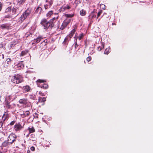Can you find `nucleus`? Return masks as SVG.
Returning a JSON list of instances; mask_svg holds the SVG:
<instances>
[{
    "instance_id": "50",
    "label": "nucleus",
    "mask_w": 153,
    "mask_h": 153,
    "mask_svg": "<svg viewBox=\"0 0 153 153\" xmlns=\"http://www.w3.org/2000/svg\"><path fill=\"white\" fill-rule=\"evenodd\" d=\"M33 96H31V97H30L31 98H32L33 97H32Z\"/></svg>"
},
{
    "instance_id": "20",
    "label": "nucleus",
    "mask_w": 153,
    "mask_h": 153,
    "mask_svg": "<svg viewBox=\"0 0 153 153\" xmlns=\"http://www.w3.org/2000/svg\"><path fill=\"white\" fill-rule=\"evenodd\" d=\"M74 15L72 14H66L65 15V16L67 18H71L73 17Z\"/></svg>"
},
{
    "instance_id": "11",
    "label": "nucleus",
    "mask_w": 153,
    "mask_h": 153,
    "mask_svg": "<svg viewBox=\"0 0 153 153\" xmlns=\"http://www.w3.org/2000/svg\"><path fill=\"white\" fill-rule=\"evenodd\" d=\"M23 89L26 92L30 91V88L28 85H26L24 86Z\"/></svg>"
},
{
    "instance_id": "29",
    "label": "nucleus",
    "mask_w": 153,
    "mask_h": 153,
    "mask_svg": "<svg viewBox=\"0 0 153 153\" xmlns=\"http://www.w3.org/2000/svg\"><path fill=\"white\" fill-rule=\"evenodd\" d=\"M56 19V18L55 17L53 18L52 19H51L50 21H51V23L52 25L53 26V21Z\"/></svg>"
},
{
    "instance_id": "4",
    "label": "nucleus",
    "mask_w": 153,
    "mask_h": 153,
    "mask_svg": "<svg viewBox=\"0 0 153 153\" xmlns=\"http://www.w3.org/2000/svg\"><path fill=\"white\" fill-rule=\"evenodd\" d=\"M31 12V10L30 9H27L26 10L20 17L21 21H23L27 16L29 15Z\"/></svg>"
},
{
    "instance_id": "22",
    "label": "nucleus",
    "mask_w": 153,
    "mask_h": 153,
    "mask_svg": "<svg viewBox=\"0 0 153 153\" xmlns=\"http://www.w3.org/2000/svg\"><path fill=\"white\" fill-rule=\"evenodd\" d=\"M80 15L82 16H84L85 15L86 12L85 10H82L80 12Z\"/></svg>"
},
{
    "instance_id": "30",
    "label": "nucleus",
    "mask_w": 153,
    "mask_h": 153,
    "mask_svg": "<svg viewBox=\"0 0 153 153\" xmlns=\"http://www.w3.org/2000/svg\"><path fill=\"white\" fill-rule=\"evenodd\" d=\"M101 7L103 9L105 10L106 8V7L105 5L103 4L100 5Z\"/></svg>"
},
{
    "instance_id": "10",
    "label": "nucleus",
    "mask_w": 153,
    "mask_h": 153,
    "mask_svg": "<svg viewBox=\"0 0 153 153\" xmlns=\"http://www.w3.org/2000/svg\"><path fill=\"white\" fill-rule=\"evenodd\" d=\"M77 27L76 26H75L74 27V29L72 30L71 31L69 35V36L70 38H71L74 34V33L75 31L77 29Z\"/></svg>"
},
{
    "instance_id": "49",
    "label": "nucleus",
    "mask_w": 153,
    "mask_h": 153,
    "mask_svg": "<svg viewBox=\"0 0 153 153\" xmlns=\"http://www.w3.org/2000/svg\"><path fill=\"white\" fill-rule=\"evenodd\" d=\"M46 2H47L48 1V0H45Z\"/></svg>"
},
{
    "instance_id": "25",
    "label": "nucleus",
    "mask_w": 153,
    "mask_h": 153,
    "mask_svg": "<svg viewBox=\"0 0 153 153\" xmlns=\"http://www.w3.org/2000/svg\"><path fill=\"white\" fill-rule=\"evenodd\" d=\"M26 0H18L17 3L19 5L25 2Z\"/></svg>"
},
{
    "instance_id": "27",
    "label": "nucleus",
    "mask_w": 153,
    "mask_h": 153,
    "mask_svg": "<svg viewBox=\"0 0 153 153\" xmlns=\"http://www.w3.org/2000/svg\"><path fill=\"white\" fill-rule=\"evenodd\" d=\"M83 37V34H81L79 36V37H77L76 38V37H74V38L76 39H77V38L79 39V40H80Z\"/></svg>"
},
{
    "instance_id": "31",
    "label": "nucleus",
    "mask_w": 153,
    "mask_h": 153,
    "mask_svg": "<svg viewBox=\"0 0 153 153\" xmlns=\"http://www.w3.org/2000/svg\"><path fill=\"white\" fill-rule=\"evenodd\" d=\"M30 112L28 111H25V113H24L25 115V116H27L29 115Z\"/></svg>"
},
{
    "instance_id": "3",
    "label": "nucleus",
    "mask_w": 153,
    "mask_h": 153,
    "mask_svg": "<svg viewBox=\"0 0 153 153\" xmlns=\"http://www.w3.org/2000/svg\"><path fill=\"white\" fill-rule=\"evenodd\" d=\"M16 138H17L16 135L14 134L11 133L8 137L7 140L10 143V144H12L16 141Z\"/></svg>"
},
{
    "instance_id": "41",
    "label": "nucleus",
    "mask_w": 153,
    "mask_h": 153,
    "mask_svg": "<svg viewBox=\"0 0 153 153\" xmlns=\"http://www.w3.org/2000/svg\"><path fill=\"white\" fill-rule=\"evenodd\" d=\"M75 48H76V47L77 46V44L76 42L77 41V39H75Z\"/></svg>"
},
{
    "instance_id": "19",
    "label": "nucleus",
    "mask_w": 153,
    "mask_h": 153,
    "mask_svg": "<svg viewBox=\"0 0 153 153\" xmlns=\"http://www.w3.org/2000/svg\"><path fill=\"white\" fill-rule=\"evenodd\" d=\"M38 100L39 102H44L46 100V98L45 97L42 98L41 97H40L39 98Z\"/></svg>"
},
{
    "instance_id": "18",
    "label": "nucleus",
    "mask_w": 153,
    "mask_h": 153,
    "mask_svg": "<svg viewBox=\"0 0 153 153\" xmlns=\"http://www.w3.org/2000/svg\"><path fill=\"white\" fill-rule=\"evenodd\" d=\"M53 12L52 11H49L47 14V16L49 18L51 17V16L53 14Z\"/></svg>"
},
{
    "instance_id": "35",
    "label": "nucleus",
    "mask_w": 153,
    "mask_h": 153,
    "mask_svg": "<svg viewBox=\"0 0 153 153\" xmlns=\"http://www.w3.org/2000/svg\"><path fill=\"white\" fill-rule=\"evenodd\" d=\"M30 35H32V34L30 33H27L25 34V36L26 37H28V36H30Z\"/></svg>"
},
{
    "instance_id": "34",
    "label": "nucleus",
    "mask_w": 153,
    "mask_h": 153,
    "mask_svg": "<svg viewBox=\"0 0 153 153\" xmlns=\"http://www.w3.org/2000/svg\"><path fill=\"white\" fill-rule=\"evenodd\" d=\"M11 17H12L10 15H7L5 16H4V18H11Z\"/></svg>"
},
{
    "instance_id": "33",
    "label": "nucleus",
    "mask_w": 153,
    "mask_h": 153,
    "mask_svg": "<svg viewBox=\"0 0 153 153\" xmlns=\"http://www.w3.org/2000/svg\"><path fill=\"white\" fill-rule=\"evenodd\" d=\"M102 13V10H100L98 13H97V18L98 17H99L100 14Z\"/></svg>"
},
{
    "instance_id": "9",
    "label": "nucleus",
    "mask_w": 153,
    "mask_h": 153,
    "mask_svg": "<svg viewBox=\"0 0 153 153\" xmlns=\"http://www.w3.org/2000/svg\"><path fill=\"white\" fill-rule=\"evenodd\" d=\"M10 144L8 140H6L2 143L1 147V149H2L3 147H6Z\"/></svg>"
},
{
    "instance_id": "21",
    "label": "nucleus",
    "mask_w": 153,
    "mask_h": 153,
    "mask_svg": "<svg viewBox=\"0 0 153 153\" xmlns=\"http://www.w3.org/2000/svg\"><path fill=\"white\" fill-rule=\"evenodd\" d=\"M28 53V51L27 50H25L24 51H22L21 53V56H23L25 55L26 54Z\"/></svg>"
},
{
    "instance_id": "13",
    "label": "nucleus",
    "mask_w": 153,
    "mask_h": 153,
    "mask_svg": "<svg viewBox=\"0 0 153 153\" xmlns=\"http://www.w3.org/2000/svg\"><path fill=\"white\" fill-rule=\"evenodd\" d=\"M2 119L3 120V121H4L6 119H8V116L6 112H5V113L3 114V116L2 117Z\"/></svg>"
},
{
    "instance_id": "36",
    "label": "nucleus",
    "mask_w": 153,
    "mask_h": 153,
    "mask_svg": "<svg viewBox=\"0 0 153 153\" xmlns=\"http://www.w3.org/2000/svg\"><path fill=\"white\" fill-rule=\"evenodd\" d=\"M82 0H76V3L77 4L80 3L81 2Z\"/></svg>"
},
{
    "instance_id": "12",
    "label": "nucleus",
    "mask_w": 153,
    "mask_h": 153,
    "mask_svg": "<svg viewBox=\"0 0 153 153\" xmlns=\"http://www.w3.org/2000/svg\"><path fill=\"white\" fill-rule=\"evenodd\" d=\"M1 27L2 29H4L8 30L9 29V26L6 24L2 25L1 26Z\"/></svg>"
},
{
    "instance_id": "15",
    "label": "nucleus",
    "mask_w": 153,
    "mask_h": 153,
    "mask_svg": "<svg viewBox=\"0 0 153 153\" xmlns=\"http://www.w3.org/2000/svg\"><path fill=\"white\" fill-rule=\"evenodd\" d=\"M42 10V9L41 7H38L36 8L35 12L37 13H39V14H40Z\"/></svg>"
},
{
    "instance_id": "32",
    "label": "nucleus",
    "mask_w": 153,
    "mask_h": 153,
    "mask_svg": "<svg viewBox=\"0 0 153 153\" xmlns=\"http://www.w3.org/2000/svg\"><path fill=\"white\" fill-rule=\"evenodd\" d=\"M53 1V0H49V4H50L49 7H50V6L52 5Z\"/></svg>"
},
{
    "instance_id": "28",
    "label": "nucleus",
    "mask_w": 153,
    "mask_h": 153,
    "mask_svg": "<svg viewBox=\"0 0 153 153\" xmlns=\"http://www.w3.org/2000/svg\"><path fill=\"white\" fill-rule=\"evenodd\" d=\"M46 82V81L45 80L40 79H39L37 80L36 81V82H39V83H42V82Z\"/></svg>"
},
{
    "instance_id": "45",
    "label": "nucleus",
    "mask_w": 153,
    "mask_h": 153,
    "mask_svg": "<svg viewBox=\"0 0 153 153\" xmlns=\"http://www.w3.org/2000/svg\"><path fill=\"white\" fill-rule=\"evenodd\" d=\"M1 6L2 4L1 3H0V11L2 9Z\"/></svg>"
},
{
    "instance_id": "40",
    "label": "nucleus",
    "mask_w": 153,
    "mask_h": 153,
    "mask_svg": "<svg viewBox=\"0 0 153 153\" xmlns=\"http://www.w3.org/2000/svg\"><path fill=\"white\" fill-rule=\"evenodd\" d=\"M21 9L20 10H19V9H18H18H15V12H17L18 13V12H19L21 11Z\"/></svg>"
},
{
    "instance_id": "44",
    "label": "nucleus",
    "mask_w": 153,
    "mask_h": 153,
    "mask_svg": "<svg viewBox=\"0 0 153 153\" xmlns=\"http://www.w3.org/2000/svg\"><path fill=\"white\" fill-rule=\"evenodd\" d=\"M101 49H102V48L100 47H98V50L99 51H100L101 50Z\"/></svg>"
},
{
    "instance_id": "2",
    "label": "nucleus",
    "mask_w": 153,
    "mask_h": 153,
    "mask_svg": "<svg viewBox=\"0 0 153 153\" xmlns=\"http://www.w3.org/2000/svg\"><path fill=\"white\" fill-rule=\"evenodd\" d=\"M51 21H49L48 22L46 19H43L41 21V24L43 27L44 29H47L50 27H53L51 23Z\"/></svg>"
},
{
    "instance_id": "7",
    "label": "nucleus",
    "mask_w": 153,
    "mask_h": 153,
    "mask_svg": "<svg viewBox=\"0 0 153 153\" xmlns=\"http://www.w3.org/2000/svg\"><path fill=\"white\" fill-rule=\"evenodd\" d=\"M71 7V6L69 4H67L65 6L62 7L59 9V11L61 12H63L67 10H68L70 9Z\"/></svg>"
},
{
    "instance_id": "6",
    "label": "nucleus",
    "mask_w": 153,
    "mask_h": 153,
    "mask_svg": "<svg viewBox=\"0 0 153 153\" xmlns=\"http://www.w3.org/2000/svg\"><path fill=\"white\" fill-rule=\"evenodd\" d=\"M23 128V126L21 125L20 123H16L14 126V129L16 131H19Z\"/></svg>"
},
{
    "instance_id": "26",
    "label": "nucleus",
    "mask_w": 153,
    "mask_h": 153,
    "mask_svg": "<svg viewBox=\"0 0 153 153\" xmlns=\"http://www.w3.org/2000/svg\"><path fill=\"white\" fill-rule=\"evenodd\" d=\"M41 88H43L45 89H47L48 87V86L46 84H44L43 85L41 86Z\"/></svg>"
},
{
    "instance_id": "52",
    "label": "nucleus",
    "mask_w": 153,
    "mask_h": 153,
    "mask_svg": "<svg viewBox=\"0 0 153 153\" xmlns=\"http://www.w3.org/2000/svg\"><path fill=\"white\" fill-rule=\"evenodd\" d=\"M56 19H58V17H57L56 18Z\"/></svg>"
},
{
    "instance_id": "1",
    "label": "nucleus",
    "mask_w": 153,
    "mask_h": 153,
    "mask_svg": "<svg viewBox=\"0 0 153 153\" xmlns=\"http://www.w3.org/2000/svg\"><path fill=\"white\" fill-rule=\"evenodd\" d=\"M11 81L15 84H19L23 81V77L19 74H15L11 77Z\"/></svg>"
},
{
    "instance_id": "43",
    "label": "nucleus",
    "mask_w": 153,
    "mask_h": 153,
    "mask_svg": "<svg viewBox=\"0 0 153 153\" xmlns=\"http://www.w3.org/2000/svg\"><path fill=\"white\" fill-rule=\"evenodd\" d=\"M15 123V121H12L10 123V125H13Z\"/></svg>"
},
{
    "instance_id": "38",
    "label": "nucleus",
    "mask_w": 153,
    "mask_h": 153,
    "mask_svg": "<svg viewBox=\"0 0 153 153\" xmlns=\"http://www.w3.org/2000/svg\"><path fill=\"white\" fill-rule=\"evenodd\" d=\"M91 59V57L90 56H89L88 57L87 59L86 60L88 62H89L90 61Z\"/></svg>"
},
{
    "instance_id": "51",
    "label": "nucleus",
    "mask_w": 153,
    "mask_h": 153,
    "mask_svg": "<svg viewBox=\"0 0 153 153\" xmlns=\"http://www.w3.org/2000/svg\"><path fill=\"white\" fill-rule=\"evenodd\" d=\"M15 9H16V8H14V9H13V10H15Z\"/></svg>"
},
{
    "instance_id": "47",
    "label": "nucleus",
    "mask_w": 153,
    "mask_h": 153,
    "mask_svg": "<svg viewBox=\"0 0 153 153\" xmlns=\"http://www.w3.org/2000/svg\"><path fill=\"white\" fill-rule=\"evenodd\" d=\"M30 150H28L27 151V153H30Z\"/></svg>"
},
{
    "instance_id": "17",
    "label": "nucleus",
    "mask_w": 153,
    "mask_h": 153,
    "mask_svg": "<svg viewBox=\"0 0 153 153\" xmlns=\"http://www.w3.org/2000/svg\"><path fill=\"white\" fill-rule=\"evenodd\" d=\"M28 130L30 133H32L35 132V130L33 127H32L31 128H28Z\"/></svg>"
},
{
    "instance_id": "14",
    "label": "nucleus",
    "mask_w": 153,
    "mask_h": 153,
    "mask_svg": "<svg viewBox=\"0 0 153 153\" xmlns=\"http://www.w3.org/2000/svg\"><path fill=\"white\" fill-rule=\"evenodd\" d=\"M27 102V100L25 99H21L19 101V102L20 103L25 104Z\"/></svg>"
},
{
    "instance_id": "39",
    "label": "nucleus",
    "mask_w": 153,
    "mask_h": 153,
    "mask_svg": "<svg viewBox=\"0 0 153 153\" xmlns=\"http://www.w3.org/2000/svg\"><path fill=\"white\" fill-rule=\"evenodd\" d=\"M44 7L45 9H48L49 7L48 4H45L44 5Z\"/></svg>"
},
{
    "instance_id": "24",
    "label": "nucleus",
    "mask_w": 153,
    "mask_h": 153,
    "mask_svg": "<svg viewBox=\"0 0 153 153\" xmlns=\"http://www.w3.org/2000/svg\"><path fill=\"white\" fill-rule=\"evenodd\" d=\"M19 89H18L17 86L15 87L14 88L13 91L16 93H18L19 91Z\"/></svg>"
},
{
    "instance_id": "16",
    "label": "nucleus",
    "mask_w": 153,
    "mask_h": 153,
    "mask_svg": "<svg viewBox=\"0 0 153 153\" xmlns=\"http://www.w3.org/2000/svg\"><path fill=\"white\" fill-rule=\"evenodd\" d=\"M11 61V59L10 58H8L7 59L6 61L5 64H7V65L6 64V66H8L10 63V62Z\"/></svg>"
},
{
    "instance_id": "46",
    "label": "nucleus",
    "mask_w": 153,
    "mask_h": 153,
    "mask_svg": "<svg viewBox=\"0 0 153 153\" xmlns=\"http://www.w3.org/2000/svg\"><path fill=\"white\" fill-rule=\"evenodd\" d=\"M39 94H40V95L42 96L43 95V94L42 93V92L41 91H39Z\"/></svg>"
},
{
    "instance_id": "23",
    "label": "nucleus",
    "mask_w": 153,
    "mask_h": 153,
    "mask_svg": "<svg viewBox=\"0 0 153 153\" xmlns=\"http://www.w3.org/2000/svg\"><path fill=\"white\" fill-rule=\"evenodd\" d=\"M110 49V48L109 47L106 48L104 51V53L106 54H108L110 52V51H109Z\"/></svg>"
},
{
    "instance_id": "8",
    "label": "nucleus",
    "mask_w": 153,
    "mask_h": 153,
    "mask_svg": "<svg viewBox=\"0 0 153 153\" xmlns=\"http://www.w3.org/2000/svg\"><path fill=\"white\" fill-rule=\"evenodd\" d=\"M43 38L42 36H39L37 38L32 41V44H37Z\"/></svg>"
},
{
    "instance_id": "37",
    "label": "nucleus",
    "mask_w": 153,
    "mask_h": 153,
    "mask_svg": "<svg viewBox=\"0 0 153 153\" xmlns=\"http://www.w3.org/2000/svg\"><path fill=\"white\" fill-rule=\"evenodd\" d=\"M4 121H2L1 120H0V128H1L3 125V122Z\"/></svg>"
},
{
    "instance_id": "5",
    "label": "nucleus",
    "mask_w": 153,
    "mask_h": 153,
    "mask_svg": "<svg viewBox=\"0 0 153 153\" xmlns=\"http://www.w3.org/2000/svg\"><path fill=\"white\" fill-rule=\"evenodd\" d=\"M71 20V19L67 18L65 19L62 23V25L60 27V29L62 30L63 29L70 23Z\"/></svg>"
},
{
    "instance_id": "53",
    "label": "nucleus",
    "mask_w": 153,
    "mask_h": 153,
    "mask_svg": "<svg viewBox=\"0 0 153 153\" xmlns=\"http://www.w3.org/2000/svg\"><path fill=\"white\" fill-rule=\"evenodd\" d=\"M29 135V134L27 135V137Z\"/></svg>"
},
{
    "instance_id": "48",
    "label": "nucleus",
    "mask_w": 153,
    "mask_h": 153,
    "mask_svg": "<svg viewBox=\"0 0 153 153\" xmlns=\"http://www.w3.org/2000/svg\"><path fill=\"white\" fill-rule=\"evenodd\" d=\"M2 58H3V59L4 58V55L3 54H2Z\"/></svg>"
},
{
    "instance_id": "54",
    "label": "nucleus",
    "mask_w": 153,
    "mask_h": 153,
    "mask_svg": "<svg viewBox=\"0 0 153 153\" xmlns=\"http://www.w3.org/2000/svg\"><path fill=\"white\" fill-rule=\"evenodd\" d=\"M0 153H2L1 152H0Z\"/></svg>"
},
{
    "instance_id": "42",
    "label": "nucleus",
    "mask_w": 153,
    "mask_h": 153,
    "mask_svg": "<svg viewBox=\"0 0 153 153\" xmlns=\"http://www.w3.org/2000/svg\"><path fill=\"white\" fill-rule=\"evenodd\" d=\"M31 150L33 151L35 150V148L33 146H32L30 148Z\"/></svg>"
}]
</instances>
